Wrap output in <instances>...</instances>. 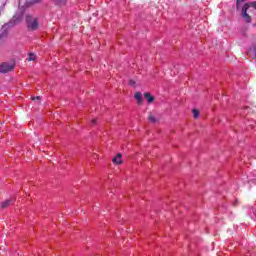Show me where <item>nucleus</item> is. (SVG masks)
<instances>
[{
	"instance_id": "obj_1",
	"label": "nucleus",
	"mask_w": 256,
	"mask_h": 256,
	"mask_svg": "<svg viewBox=\"0 0 256 256\" xmlns=\"http://www.w3.org/2000/svg\"><path fill=\"white\" fill-rule=\"evenodd\" d=\"M26 25L29 31H37L39 29V19L33 16H26Z\"/></svg>"
},
{
	"instance_id": "obj_2",
	"label": "nucleus",
	"mask_w": 256,
	"mask_h": 256,
	"mask_svg": "<svg viewBox=\"0 0 256 256\" xmlns=\"http://www.w3.org/2000/svg\"><path fill=\"white\" fill-rule=\"evenodd\" d=\"M250 7H254V9H256V1L251 2V3H246L242 7V17H243L244 21H246V23H251V16H249V14H247V11H249Z\"/></svg>"
},
{
	"instance_id": "obj_3",
	"label": "nucleus",
	"mask_w": 256,
	"mask_h": 256,
	"mask_svg": "<svg viewBox=\"0 0 256 256\" xmlns=\"http://www.w3.org/2000/svg\"><path fill=\"white\" fill-rule=\"evenodd\" d=\"M15 69V64L9 63V62H3L0 64V73H9L10 71H13Z\"/></svg>"
},
{
	"instance_id": "obj_4",
	"label": "nucleus",
	"mask_w": 256,
	"mask_h": 256,
	"mask_svg": "<svg viewBox=\"0 0 256 256\" xmlns=\"http://www.w3.org/2000/svg\"><path fill=\"white\" fill-rule=\"evenodd\" d=\"M23 20V13L19 12L16 13L12 19L10 20V22L8 23V25L11 27V25H15L16 23H19Z\"/></svg>"
},
{
	"instance_id": "obj_5",
	"label": "nucleus",
	"mask_w": 256,
	"mask_h": 256,
	"mask_svg": "<svg viewBox=\"0 0 256 256\" xmlns=\"http://www.w3.org/2000/svg\"><path fill=\"white\" fill-rule=\"evenodd\" d=\"M113 163H115L116 165H121V163H123V158L121 153L117 154L116 157H114L112 159Z\"/></svg>"
},
{
	"instance_id": "obj_6",
	"label": "nucleus",
	"mask_w": 256,
	"mask_h": 256,
	"mask_svg": "<svg viewBox=\"0 0 256 256\" xmlns=\"http://www.w3.org/2000/svg\"><path fill=\"white\" fill-rule=\"evenodd\" d=\"M248 55L249 57H251L252 59H256V47L252 46L249 50H248Z\"/></svg>"
},
{
	"instance_id": "obj_7",
	"label": "nucleus",
	"mask_w": 256,
	"mask_h": 256,
	"mask_svg": "<svg viewBox=\"0 0 256 256\" xmlns=\"http://www.w3.org/2000/svg\"><path fill=\"white\" fill-rule=\"evenodd\" d=\"M134 98L136 99L137 103L143 102V94H141V92H136L134 94Z\"/></svg>"
},
{
	"instance_id": "obj_8",
	"label": "nucleus",
	"mask_w": 256,
	"mask_h": 256,
	"mask_svg": "<svg viewBox=\"0 0 256 256\" xmlns=\"http://www.w3.org/2000/svg\"><path fill=\"white\" fill-rule=\"evenodd\" d=\"M144 98L147 100L148 103H153V101H155V97L151 96L150 93H145Z\"/></svg>"
},
{
	"instance_id": "obj_9",
	"label": "nucleus",
	"mask_w": 256,
	"mask_h": 256,
	"mask_svg": "<svg viewBox=\"0 0 256 256\" xmlns=\"http://www.w3.org/2000/svg\"><path fill=\"white\" fill-rule=\"evenodd\" d=\"M36 60H37V55H35V53L28 54L27 61H36Z\"/></svg>"
},
{
	"instance_id": "obj_10",
	"label": "nucleus",
	"mask_w": 256,
	"mask_h": 256,
	"mask_svg": "<svg viewBox=\"0 0 256 256\" xmlns=\"http://www.w3.org/2000/svg\"><path fill=\"white\" fill-rule=\"evenodd\" d=\"M54 3H56V5H59L60 7H62V5H65V3H67V0H53Z\"/></svg>"
},
{
	"instance_id": "obj_11",
	"label": "nucleus",
	"mask_w": 256,
	"mask_h": 256,
	"mask_svg": "<svg viewBox=\"0 0 256 256\" xmlns=\"http://www.w3.org/2000/svg\"><path fill=\"white\" fill-rule=\"evenodd\" d=\"M244 1H247V0H237V1H236V7H237V9H241V7H243Z\"/></svg>"
},
{
	"instance_id": "obj_12",
	"label": "nucleus",
	"mask_w": 256,
	"mask_h": 256,
	"mask_svg": "<svg viewBox=\"0 0 256 256\" xmlns=\"http://www.w3.org/2000/svg\"><path fill=\"white\" fill-rule=\"evenodd\" d=\"M149 121L151 123H156L157 122V119L155 118V116H153V114H150L149 117H148Z\"/></svg>"
},
{
	"instance_id": "obj_13",
	"label": "nucleus",
	"mask_w": 256,
	"mask_h": 256,
	"mask_svg": "<svg viewBox=\"0 0 256 256\" xmlns=\"http://www.w3.org/2000/svg\"><path fill=\"white\" fill-rule=\"evenodd\" d=\"M192 113H193L194 119H197V117H199V110L194 109V110H192Z\"/></svg>"
},
{
	"instance_id": "obj_14",
	"label": "nucleus",
	"mask_w": 256,
	"mask_h": 256,
	"mask_svg": "<svg viewBox=\"0 0 256 256\" xmlns=\"http://www.w3.org/2000/svg\"><path fill=\"white\" fill-rule=\"evenodd\" d=\"M11 205V200H6L5 202L2 203V207H9Z\"/></svg>"
},
{
	"instance_id": "obj_15",
	"label": "nucleus",
	"mask_w": 256,
	"mask_h": 256,
	"mask_svg": "<svg viewBox=\"0 0 256 256\" xmlns=\"http://www.w3.org/2000/svg\"><path fill=\"white\" fill-rule=\"evenodd\" d=\"M91 123H92V125H95V123H97V120H96V119H93V120L91 121Z\"/></svg>"
},
{
	"instance_id": "obj_16",
	"label": "nucleus",
	"mask_w": 256,
	"mask_h": 256,
	"mask_svg": "<svg viewBox=\"0 0 256 256\" xmlns=\"http://www.w3.org/2000/svg\"><path fill=\"white\" fill-rule=\"evenodd\" d=\"M129 83H130V85H132V86L135 85V81H133V80H130Z\"/></svg>"
},
{
	"instance_id": "obj_17",
	"label": "nucleus",
	"mask_w": 256,
	"mask_h": 256,
	"mask_svg": "<svg viewBox=\"0 0 256 256\" xmlns=\"http://www.w3.org/2000/svg\"><path fill=\"white\" fill-rule=\"evenodd\" d=\"M32 99H33V101H35V99L39 100V99H41V97H40V96H37L36 98L33 97Z\"/></svg>"
},
{
	"instance_id": "obj_18",
	"label": "nucleus",
	"mask_w": 256,
	"mask_h": 256,
	"mask_svg": "<svg viewBox=\"0 0 256 256\" xmlns=\"http://www.w3.org/2000/svg\"><path fill=\"white\" fill-rule=\"evenodd\" d=\"M34 3H37V2H39L40 0H32Z\"/></svg>"
}]
</instances>
